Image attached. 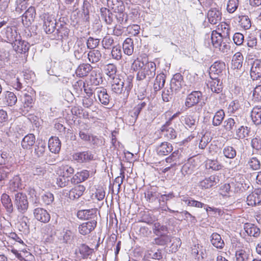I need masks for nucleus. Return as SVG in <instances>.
I'll return each mask as SVG.
<instances>
[{"label": "nucleus", "instance_id": "1", "mask_svg": "<svg viewBox=\"0 0 261 261\" xmlns=\"http://www.w3.org/2000/svg\"><path fill=\"white\" fill-rule=\"evenodd\" d=\"M156 65L153 62H148L141 68L137 73V80H145L148 84L155 74Z\"/></svg>", "mask_w": 261, "mask_h": 261}, {"label": "nucleus", "instance_id": "2", "mask_svg": "<svg viewBox=\"0 0 261 261\" xmlns=\"http://www.w3.org/2000/svg\"><path fill=\"white\" fill-rule=\"evenodd\" d=\"M226 65L225 63L223 61H217L214 62L210 68L209 74L212 80H216L214 81L213 85L215 86V84L217 82V91H220L221 88V84L222 83L219 79V76L223 75V72H225Z\"/></svg>", "mask_w": 261, "mask_h": 261}, {"label": "nucleus", "instance_id": "3", "mask_svg": "<svg viewBox=\"0 0 261 261\" xmlns=\"http://www.w3.org/2000/svg\"><path fill=\"white\" fill-rule=\"evenodd\" d=\"M14 205L18 211L21 213H25L29 206V202L27 195L23 192H17L14 195Z\"/></svg>", "mask_w": 261, "mask_h": 261}, {"label": "nucleus", "instance_id": "4", "mask_svg": "<svg viewBox=\"0 0 261 261\" xmlns=\"http://www.w3.org/2000/svg\"><path fill=\"white\" fill-rule=\"evenodd\" d=\"M72 158L74 161L80 164L89 163L95 160L94 154L89 150L75 152L73 154Z\"/></svg>", "mask_w": 261, "mask_h": 261}, {"label": "nucleus", "instance_id": "5", "mask_svg": "<svg viewBox=\"0 0 261 261\" xmlns=\"http://www.w3.org/2000/svg\"><path fill=\"white\" fill-rule=\"evenodd\" d=\"M97 211L98 210L96 208L88 210H81L77 211L76 216L80 220L97 221Z\"/></svg>", "mask_w": 261, "mask_h": 261}, {"label": "nucleus", "instance_id": "6", "mask_svg": "<svg viewBox=\"0 0 261 261\" xmlns=\"http://www.w3.org/2000/svg\"><path fill=\"white\" fill-rule=\"evenodd\" d=\"M146 200L156 206L159 205V199L161 193L158 192L157 187L148 189L144 193Z\"/></svg>", "mask_w": 261, "mask_h": 261}, {"label": "nucleus", "instance_id": "7", "mask_svg": "<svg viewBox=\"0 0 261 261\" xmlns=\"http://www.w3.org/2000/svg\"><path fill=\"white\" fill-rule=\"evenodd\" d=\"M33 213L34 218L41 223H47L50 221V214L44 208L36 207L33 210Z\"/></svg>", "mask_w": 261, "mask_h": 261}, {"label": "nucleus", "instance_id": "8", "mask_svg": "<svg viewBox=\"0 0 261 261\" xmlns=\"http://www.w3.org/2000/svg\"><path fill=\"white\" fill-rule=\"evenodd\" d=\"M43 29L48 34L54 33L56 27V19L52 15L45 14L43 16Z\"/></svg>", "mask_w": 261, "mask_h": 261}, {"label": "nucleus", "instance_id": "9", "mask_svg": "<svg viewBox=\"0 0 261 261\" xmlns=\"http://www.w3.org/2000/svg\"><path fill=\"white\" fill-rule=\"evenodd\" d=\"M4 37L7 42L10 43L12 45L17 39L21 38L18 34L15 27H7L4 30Z\"/></svg>", "mask_w": 261, "mask_h": 261}, {"label": "nucleus", "instance_id": "10", "mask_svg": "<svg viewBox=\"0 0 261 261\" xmlns=\"http://www.w3.org/2000/svg\"><path fill=\"white\" fill-rule=\"evenodd\" d=\"M220 181L219 177L217 175H212L206 177L199 183V186L202 189H210L213 187L217 186Z\"/></svg>", "mask_w": 261, "mask_h": 261}, {"label": "nucleus", "instance_id": "11", "mask_svg": "<svg viewBox=\"0 0 261 261\" xmlns=\"http://www.w3.org/2000/svg\"><path fill=\"white\" fill-rule=\"evenodd\" d=\"M13 164V159L11 154L7 151L0 150V166L9 170L11 169Z\"/></svg>", "mask_w": 261, "mask_h": 261}, {"label": "nucleus", "instance_id": "12", "mask_svg": "<svg viewBox=\"0 0 261 261\" xmlns=\"http://www.w3.org/2000/svg\"><path fill=\"white\" fill-rule=\"evenodd\" d=\"M97 226V221H88L80 224L78 227L79 233L83 236L90 233Z\"/></svg>", "mask_w": 261, "mask_h": 261}, {"label": "nucleus", "instance_id": "13", "mask_svg": "<svg viewBox=\"0 0 261 261\" xmlns=\"http://www.w3.org/2000/svg\"><path fill=\"white\" fill-rule=\"evenodd\" d=\"M172 145L168 142H163L156 146L155 151L159 156L169 155L173 151Z\"/></svg>", "mask_w": 261, "mask_h": 261}, {"label": "nucleus", "instance_id": "14", "mask_svg": "<svg viewBox=\"0 0 261 261\" xmlns=\"http://www.w3.org/2000/svg\"><path fill=\"white\" fill-rule=\"evenodd\" d=\"M36 14L35 7H30L22 16V22L23 25L27 27L30 25L34 21Z\"/></svg>", "mask_w": 261, "mask_h": 261}, {"label": "nucleus", "instance_id": "15", "mask_svg": "<svg viewBox=\"0 0 261 261\" xmlns=\"http://www.w3.org/2000/svg\"><path fill=\"white\" fill-rule=\"evenodd\" d=\"M74 56L75 58L80 60L82 59L87 52V48L84 41L82 39H78L73 47Z\"/></svg>", "mask_w": 261, "mask_h": 261}, {"label": "nucleus", "instance_id": "16", "mask_svg": "<svg viewBox=\"0 0 261 261\" xmlns=\"http://www.w3.org/2000/svg\"><path fill=\"white\" fill-rule=\"evenodd\" d=\"M247 202L248 205L255 206L261 203V189H256L247 197Z\"/></svg>", "mask_w": 261, "mask_h": 261}, {"label": "nucleus", "instance_id": "17", "mask_svg": "<svg viewBox=\"0 0 261 261\" xmlns=\"http://www.w3.org/2000/svg\"><path fill=\"white\" fill-rule=\"evenodd\" d=\"M207 17L210 23L216 24L221 20L222 13L216 8H212L208 11Z\"/></svg>", "mask_w": 261, "mask_h": 261}, {"label": "nucleus", "instance_id": "18", "mask_svg": "<svg viewBox=\"0 0 261 261\" xmlns=\"http://www.w3.org/2000/svg\"><path fill=\"white\" fill-rule=\"evenodd\" d=\"M48 147L51 152L55 154L59 153L61 147V142L59 138L51 136L48 140Z\"/></svg>", "mask_w": 261, "mask_h": 261}, {"label": "nucleus", "instance_id": "19", "mask_svg": "<svg viewBox=\"0 0 261 261\" xmlns=\"http://www.w3.org/2000/svg\"><path fill=\"white\" fill-rule=\"evenodd\" d=\"M124 79L119 75L114 77L112 81V91L117 94H121L124 90Z\"/></svg>", "mask_w": 261, "mask_h": 261}, {"label": "nucleus", "instance_id": "20", "mask_svg": "<svg viewBox=\"0 0 261 261\" xmlns=\"http://www.w3.org/2000/svg\"><path fill=\"white\" fill-rule=\"evenodd\" d=\"M93 251V249L90 248L86 244L82 243L75 250V253H79L83 259H87L90 258Z\"/></svg>", "mask_w": 261, "mask_h": 261}, {"label": "nucleus", "instance_id": "21", "mask_svg": "<svg viewBox=\"0 0 261 261\" xmlns=\"http://www.w3.org/2000/svg\"><path fill=\"white\" fill-rule=\"evenodd\" d=\"M244 229L247 234L254 238H258L260 234V228L255 224L246 223L244 225Z\"/></svg>", "mask_w": 261, "mask_h": 261}, {"label": "nucleus", "instance_id": "22", "mask_svg": "<svg viewBox=\"0 0 261 261\" xmlns=\"http://www.w3.org/2000/svg\"><path fill=\"white\" fill-rule=\"evenodd\" d=\"M240 122L237 117L234 118H229L224 121V127L227 131L231 133L236 131L238 127L239 126Z\"/></svg>", "mask_w": 261, "mask_h": 261}, {"label": "nucleus", "instance_id": "23", "mask_svg": "<svg viewBox=\"0 0 261 261\" xmlns=\"http://www.w3.org/2000/svg\"><path fill=\"white\" fill-rule=\"evenodd\" d=\"M89 126L85 123L80 125L79 127V136L80 138L86 143H89L90 141L91 136L92 134L88 133Z\"/></svg>", "mask_w": 261, "mask_h": 261}, {"label": "nucleus", "instance_id": "24", "mask_svg": "<svg viewBox=\"0 0 261 261\" xmlns=\"http://www.w3.org/2000/svg\"><path fill=\"white\" fill-rule=\"evenodd\" d=\"M250 76L253 80H257L261 77V61L255 60L252 64L250 69Z\"/></svg>", "mask_w": 261, "mask_h": 261}, {"label": "nucleus", "instance_id": "25", "mask_svg": "<svg viewBox=\"0 0 261 261\" xmlns=\"http://www.w3.org/2000/svg\"><path fill=\"white\" fill-rule=\"evenodd\" d=\"M12 46L15 51L20 54L25 53L29 50L30 47L29 43L21 40L20 38L17 39Z\"/></svg>", "mask_w": 261, "mask_h": 261}, {"label": "nucleus", "instance_id": "26", "mask_svg": "<svg viewBox=\"0 0 261 261\" xmlns=\"http://www.w3.org/2000/svg\"><path fill=\"white\" fill-rule=\"evenodd\" d=\"M86 190L85 186L79 185L72 188L68 192V197L71 200L79 198Z\"/></svg>", "mask_w": 261, "mask_h": 261}, {"label": "nucleus", "instance_id": "27", "mask_svg": "<svg viewBox=\"0 0 261 261\" xmlns=\"http://www.w3.org/2000/svg\"><path fill=\"white\" fill-rule=\"evenodd\" d=\"M182 160V151L176 149L167 157L165 161L168 163H173L172 165L179 164Z\"/></svg>", "mask_w": 261, "mask_h": 261}, {"label": "nucleus", "instance_id": "28", "mask_svg": "<svg viewBox=\"0 0 261 261\" xmlns=\"http://www.w3.org/2000/svg\"><path fill=\"white\" fill-rule=\"evenodd\" d=\"M89 177V171L87 170H83L73 175L70 181L72 184H77L86 180Z\"/></svg>", "mask_w": 261, "mask_h": 261}, {"label": "nucleus", "instance_id": "29", "mask_svg": "<svg viewBox=\"0 0 261 261\" xmlns=\"http://www.w3.org/2000/svg\"><path fill=\"white\" fill-rule=\"evenodd\" d=\"M169 125L170 122H166V123L162 126V134L168 140L174 139L176 137L177 133L174 129L169 127Z\"/></svg>", "mask_w": 261, "mask_h": 261}, {"label": "nucleus", "instance_id": "30", "mask_svg": "<svg viewBox=\"0 0 261 261\" xmlns=\"http://www.w3.org/2000/svg\"><path fill=\"white\" fill-rule=\"evenodd\" d=\"M46 150V143L42 140H37L34 147V154L37 158L43 156Z\"/></svg>", "mask_w": 261, "mask_h": 261}, {"label": "nucleus", "instance_id": "31", "mask_svg": "<svg viewBox=\"0 0 261 261\" xmlns=\"http://www.w3.org/2000/svg\"><path fill=\"white\" fill-rule=\"evenodd\" d=\"M1 200L7 214H12L14 211V207L10 196L6 193H3L1 195Z\"/></svg>", "mask_w": 261, "mask_h": 261}, {"label": "nucleus", "instance_id": "32", "mask_svg": "<svg viewBox=\"0 0 261 261\" xmlns=\"http://www.w3.org/2000/svg\"><path fill=\"white\" fill-rule=\"evenodd\" d=\"M247 166L253 171L259 170L261 168V156H250L248 159Z\"/></svg>", "mask_w": 261, "mask_h": 261}, {"label": "nucleus", "instance_id": "33", "mask_svg": "<svg viewBox=\"0 0 261 261\" xmlns=\"http://www.w3.org/2000/svg\"><path fill=\"white\" fill-rule=\"evenodd\" d=\"M73 233L68 229L63 228L58 236V239L65 244H70L73 239Z\"/></svg>", "mask_w": 261, "mask_h": 261}, {"label": "nucleus", "instance_id": "34", "mask_svg": "<svg viewBox=\"0 0 261 261\" xmlns=\"http://www.w3.org/2000/svg\"><path fill=\"white\" fill-rule=\"evenodd\" d=\"M36 141L35 136L33 134H29L25 136L21 141V147L24 149H30Z\"/></svg>", "mask_w": 261, "mask_h": 261}, {"label": "nucleus", "instance_id": "35", "mask_svg": "<svg viewBox=\"0 0 261 261\" xmlns=\"http://www.w3.org/2000/svg\"><path fill=\"white\" fill-rule=\"evenodd\" d=\"M92 67L88 63L80 64L75 71L76 76L79 77H84L88 75L92 70Z\"/></svg>", "mask_w": 261, "mask_h": 261}, {"label": "nucleus", "instance_id": "36", "mask_svg": "<svg viewBox=\"0 0 261 261\" xmlns=\"http://www.w3.org/2000/svg\"><path fill=\"white\" fill-rule=\"evenodd\" d=\"M100 12L101 19L108 24H112L114 20L112 12L109 9L105 7L100 9Z\"/></svg>", "mask_w": 261, "mask_h": 261}, {"label": "nucleus", "instance_id": "37", "mask_svg": "<svg viewBox=\"0 0 261 261\" xmlns=\"http://www.w3.org/2000/svg\"><path fill=\"white\" fill-rule=\"evenodd\" d=\"M152 230L155 235H168L169 228L166 225L156 222L153 224Z\"/></svg>", "mask_w": 261, "mask_h": 261}, {"label": "nucleus", "instance_id": "38", "mask_svg": "<svg viewBox=\"0 0 261 261\" xmlns=\"http://www.w3.org/2000/svg\"><path fill=\"white\" fill-rule=\"evenodd\" d=\"M69 29L66 24H61L55 34V37L57 39L67 38L69 35Z\"/></svg>", "mask_w": 261, "mask_h": 261}, {"label": "nucleus", "instance_id": "39", "mask_svg": "<svg viewBox=\"0 0 261 261\" xmlns=\"http://www.w3.org/2000/svg\"><path fill=\"white\" fill-rule=\"evenodd\" d=\"M205 167L208 170L219 171L222 169L223 166L217 159H207L205 162Z\"/></svg>", "mask_w": 261, "mask_h": 261}, {"label": "nucleus", "instance_id": "40", "mask_svg": "<svg viewBox=\"0 0 261 261\" xmlns=\"http://www.w3.org/2000/svg\"><path fill=\"white\" fill-rule=\"evenodd\" d=\"M211 242L212 244L218 249H222L224 246V241L218 233L214 232L212 234Z\"/></svg>", "mask_w": 261, "mask_h": 261}, {"label": "nucleus", "instance_id": "41", "mask_svg": "<svg viewBox=\"0 0 261 261\" xmlns=\"http://www.w3.org/2000/svg\"><path fill=\"white\" fill-rule=\"evenodd\" d=\"M184 122L186 125V127H189L191 130H195L197 127L198 121L196 120V117L195 115H186L185 117Z\"/></svg>", "mask_w": 261, "mask_h": 261}, {"label": "nucleus", "instance_id": "42", "mask_svg": "<svg viewBox=\"0 0 261 261\" xmlns=\"http://www.w3.org/2000/svg\"><path fill=\"white\" fill-rule=\"evenodd\" d=\"M166 75L163 73H160L156 76L153 85V89L155 92L160 91L165 85Z\"/></svg>", "mask_w": 261, "mask_h": 261}, {"label": "nucleus", "instance_id": "43", "mask_svg": "<svg viewBox=\"0 0 261 261\" xmlns=\"http://www.w3.org/2000/svg\"><path fill=\"white\" fill-rule=\"evenodd\" d=\"M243 59V56L241 53H236L233 55L231 61L232 68L240 69L242 67Z\"/></svg>", "mask_w": 261, "mask_h": 261}, {"label": "nucleus", "instance_id": "44", "mask_svg": "<svg viewBox=\"0 0 261 261\" xmlns=\"http://www.w3.org/2000/svg\"><path fill=\"white\" fill-rule=\"evenodd\" d=\"M251 117L255 125L261 124V107L258 106L253 108L251 111Z\"/></svg>", "mask_w": 261, "mask_h": 261}, {"label": "nucleus", "instance_id": "45", "mask_svg": "<svg viewBox=\"0 0 261 261\" xmlns=\"http://www.w3.org/2000/svg\"><path fill=\"white\" fill-rule=\"evenodd\" d=\"M194 160L191 158L189 159L188 162L185 163L181 169V172L182 174H191L192 173L196 168V166L193 165V162Z\"/></svg>", "mask_w": 261, "mask_h": 261}, {"label": "nucleus", "instance_id": "46", "mask_svg": "<svg viewBox=\"0 0 261 261\" xmlns=\"http://www.w3.org/2000/svg\"><path fill=\"white\" fill-rule=\"evenodd\" d=\"M90 82L92 85L97 86L103 82L102 75L100 72L92 71L90 76Z\"/></svg>", "mask_w": 261, "mask_h": 261}, {"label": "nucleus", "instance_id": "47", "mask_svg": "<svg viewBox=\"0 0 261 261\" xmlns=\"http://www.w3.org/2000/svg\"><path fill=\"white\" fill-rule=\"evenodd\" d=\"M124 53L128 56L131 55L134 51V43L132 39L126 38L123 43Z\"/></svg>", "mask_w": 261, "mask_h": 261}, {"label": "nucleus", "instance_id": "48", "mask_svg": "<svg viewBox=\"0 0 261 261\" xmlns=\"http://www.w3.org/2000/svg\"><path fill=\"white\" fill-rule=\"evenodd\" d=\"M174 197L175 194L173 192L169 193L165 192L164 194H161L159 206H167V202L173 199Z\"/></svg>", "mask_w": 261, "mask_h": 261}, {"label": "nucleus", "instance_id": "49", "mask_svg": "<svg viewBox=\"0 0 261 261\" xmlns=\"http://www.w3.org/2000/svg\"><path fill=\"white\" fill-rule=\"evenodd\" d=\"M10 189L13 191H16L18 189H22L21 180L19 176L16 175L10 180L9 182Z\"/></svg>", "mask_w": 261, "mask_h": 261}, {"label": "nucleus", "instance_id": "50", "mask_svg": "<svg viewBox=\"0 0 261 261\" xmlns=\"http://www.w3.org/2000/svg\"><path fill=\"white\" fill-rule=\"evenodd\" d=\"M211 39L213 45L215 48H218L221 46L223 38L220 33H218L216 31H213L211 34Z\"/></svg>", "mask_w": 261, "mask_h": 261}, {"label": "nucleus", "instance_id": "51", "mask_svg": "<svg viewBox=\"0 0 261 261\" xmlns=\"http://www.w3.org/2000/svg\"><path fill=\"white\" fill-rule=\"evenodd\" d=\"M88 58L92 63L98 62L101 58V54L99 50L93 49L88 53Z\"/></svg>", "mask_w": 261, "mask_h": 261}, {"label": "nucleus", "instance_id": "52", "mask_svg": "<svg viewBox=\"0 0 261 261\" xmlns=\"http://www.w3.org/2000/svg\"><path fill=\"white\" fill-rule=\"evenodd\" d=\"M224 156L229 159H233L237 155L236 149L231 146H225L223 148Z\"/></svg>", "mask_w": 261, "mask_h": 261}, {"label": "nucleus", "instance_id": "53", "mask_svg": "<svg viewBox=\"0 0 261 261\" xmlns=\"http://www.w3.org/2000/svg\"><path fill=\"white\" fill-rule=\"evenodd\" d=\"M181 201L185 202L188 206L202 208L204 206V203L200 201L195 200L191 197L183 196Z\"/></svg>", "mask_w": 261, "mask_h": 261}, {"label": "nucleus", "instance_id": "54", "mask_svg": "<svg viewBox=\"0 0 261 261\" xmlns=\"http://www.w3.org/2000/svg\"><path fill=\"white\" fill-rule=\"evenodd\" d=\"M158 237L155 238L153 243L160 246H164L168 242H171V236L170 235H157Z\"/></svg>", "mask_w": 261, "mask_h": 261}, {"label": "nucleus", "instance_id": "55", "mask_svg": "<svg viewBox=\"0 0 261 261\" xmlns=\"http://www.w3.org/2000/svg\"><path fill=\"white\" fill-rule=\"evenodd\" d=\"M239 23L240 26L245 30L249 29L251 27V20L247 15L239 16Z\"/></svg>", "mask_w": 261, "mask_h": 261}, {"label": "nucleus", "instance_id": "56", "mask_svg": "<svg viewBox=\"0 0 261 261\" xmlns=\"http://www.w3.org/2000/svg\"><path fill=\"white\" fill-rule=\"evenodd\" d=\"M34 99H21V102L19 105L20 109L26 114L29 111V110L32 107V103Z\"/></svg>", "mask_w": 261, "mask_h": 261}, {"label": "nucleus", "instance_id": "57", "mask_svg": "<svg viewBox=\"0 0 261 261\" xmlns=\"http://www.w3.org/2000/svg\"><path fill=\"white\" fill-rule=\"evenodd\" d=\"M238 128L237 129L236 131V138H244L249 136V134L250 133V128H249L247 126H244L243 125L240 126L238 127Z\"/></svg>", "mask_w": 261, "mask_h": 261}, {"label": "nucleus", "instance_id": "58", "mask_svg": "<svg viewBox=\"0 0 261 261\" xmlns=\"http://www.w3.org/2000/svg\"><path fill=\"white\" fill-rule=\"evenodd\" d=\"M105 72L111 79L116 77L117 67L114 64H108L105 66Z\"/></svg>", "mask_w": 261, "mask_h": 261}, {"label": "nucleus", "instance_id": "59", "mask_svg": "<svg viewBox=\"0 0 261 261\" xmlns=\"http://www.w3.org/2000/svg\"><path fill=\"white\" fill-rule=\"evenodd\" d=\"M163 250L162 249H151L148 251V257L155 260H160L163 258Z\"/></svg>", "mask_w": 261, "mask_h": 261}, {"label": "nucleus", "instance_id": "60", "mask_svg": "<svg viewBox=\"0 0 261 261\" xmlns=\"http://www.w3.org/2000/svg\"><path fill=\"white\" fill-rule=\"evenodd\" d=\"M225 116L223 110H221L217 111L215 116H214L213 120V124L214 126H219L222 123V120L224 119Z\"/></svg>", "mask_w": 261, "mask_h": 261}, {"label": "nucleus", "instance_id": "61", "mask_svg": "<svg viewBox=\"0 0 261 261\" xmlns=\"http://www.w3.org/2000/svg\"><path fill=\"white\" fill-rule=\"evenodd\" d=\"M103 142H104L102 137H98L92 134L90 141L88 143H89L91 145L93 146L94 148H95L103 145Z\"/></svg>", "mask_w": 261, "mask_h": 261}, {"label": "nucleus", "instance_id": "62", "mask_svg": "<svg viewBox=\"0 0 261 261\" xmlns=\"http://www.w3.org/2000/svg\"><path fill=\"white\" fill-rule=\"evenodd\" d=\"M183 82V77L182 75L177 73L174 75L171 81V86L174 85L177 88H180Z\"/></svg>", "mask_w": 261, "mask_h": 261}, {"label": "nucleus", "instance_id": "63", "mask_svg": "<svg viewBox=\"0 0 261 261\" xmlns=\"http://www.w3.org/2000/svg\"><path fill=\"white\" fill-rule=\"evenodd\" d=\"M15 11L21 13L28 7V3L26 0H15Z\"/></svg>", "mask_w": 261, "mask_h": 261}, {"label": "nucleus", "instance_id": "64", "mask_svg": "<svg viewBox=\"0 0 261 261\" xmlns=\"http://www.w3.org/2000/svg\"><path fill=\"white\" fill-rule=\"evenodd\" d=\"M111 56L113 59L119 60L122 58L121 46L119 44L114 46L112 49Z\"/></svg>", "mask_w": 261, "mask_h": 261}]
</instances>
